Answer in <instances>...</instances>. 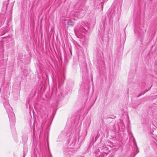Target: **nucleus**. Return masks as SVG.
<instances>
[{
    "mask_svg": "<svg viewBox=\"0 0 157 157\" xmlns=\"http://www.w3.org/2000/svg\"><path fill=\"white\" fill-rule=\"evenodd\" d=\"M4 105L8 113L10 122L14 123L15 116L13 112L12 108L8 103L4 104Z\"/></svg>",
    "mask_w": 157,
    "mask_h": 157,
    "instance_id": "f257e3e1",
    "label": "nucleus"
},
{
    "mask_svg": "<svg viewBox=\"0 0 157 157\" xmlns=\"http://www.w3.org/2000/svg\"><path fill=\"white\" fill-rule=\"evenodd\" d=\"M67 23L68 25L73 26L74 25V22L71 20H69Z\"/></svg>",
    "mask_w": 157,
    "mask_h": 157,
    "instance_id": "f03ea898",
    "label": "nucleus"
},
{
    "mask_svg": "<svg viewBox=\"0 0 157 157\" xmlns=\"http://www.w3.org/2000/svg\"><path fill=\"white\" fill-rule=\"evenodd\" d=\"M151 86L150 87V88H149V89H148V90H146V91H145L144 92V93H141V94H139L138 95V96H137V97H140V96H141V95H144V94H145L146 92H147V91H148V90H149L150 89H151Z\"/></svg>",
    "mask_w": 157,
    "mask_h": 157,
    "instance_id": "7ed1b4c3",
    "label": "nucleus"
},
{
    "mask_svg": "<svg viewBox=\"0 0 157 157\" xmlns=\"http://www.w3.org/2000/svg\"><path fill=\"white\" fill-rule=\"evenodd\" d=\"M80 13L82 14L81 15V16H83L84 15V13H81V12H80L79 14H80Z\"/></svg>",
    "mask_w": 157,
    "mask_h": 157,
    "instance_id": "20e7f679",
    "label": "nucleus"
},
{
    "mask_svg": "<svg viewBox=\"0 0 157 157\" xmlns=\"http://www.w3.org/2000/svg\"><path fill=\"white\" fill-rule=\"evenodd\" d=\"M136 151H137V152H139V149L137 148L136 149Z\"/></svg>",
    "mask_w": 157,
    "mask_h": 157,
    "instance_id": "39448f33",
    "label": "nucleus"
},
{
    "mask_svg": "<svg viewBox=\"0 0 157 157\" xmlns=\"http://www.w3.org/2000/svg\"><path fill=\"white\" fill-rule=\"evenodd\" d=\"M8 0V2H7V5L8 4V3H9V0Z\"/></svg>",
    "mask_w": 157,
    "mask_h": 157,
    "instance_id": "423d86ee",
    "label": "nucleus"
},
{
    "mask_svg": "<svg viewBox=\"0 0 157 157\" xmlns=\"http://www.w3.org/2000/svg\"><path fill=\"white\" fill-rule=\"evenodd\" d=\"M25 156H24L23 157H24Z\"/></svg>",
    "mask_w": 157,
    "mask_h": 157,
    "instance_id": "0eeeda50",
    "label": "nucleus"
},
{
    "mask_svg": "<svg viewBox=\"0 0 157 157\" xmlns=\"http://www.w3.org/2000/svg\"><path fill=\"white\" fill-rule=\"evenodd\" d=\"M151 1H152V0H150Z\"/></svg>",
    "mask_w": 157,
    "mask_h": 157,
    "instance_id": "6e6552de",
    "label": "nucleus"
}]
</instances>
